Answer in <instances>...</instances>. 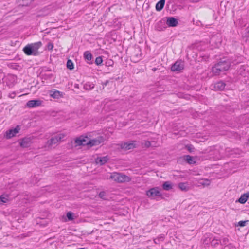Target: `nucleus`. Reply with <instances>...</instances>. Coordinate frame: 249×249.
<instances>
[{
  "label": "nucleus",
  "instance_id": "obj_1",
  "mask_svg": "<svg viewBox=\"0 0 249 249\" xmlns=\"http://www.w3.org/2000/svg\"><path fill=\"white\" fill-rule=\"evenodd\" d=\"M230 66L231 61L229 59L221 60L212 67V71L215 75H219L221 72L229 70Z\"/></svg>",
  "mask_w": 249,
  "mask_h": 249
},
{
  "label": "nucleus",
  "instance_id": "obj_2",
  "mask_svg": "<svg viewBox=\"0 0 249 249\" xmlns=\"http://www.w3.org/2000/svg\"><path fill=\"white\" fill-rule=\"evenodd\" d=\"M110 178L119 183L129 182L131 180L130 177L121 173H113Z\"/></svg>",
  "mask_w": 249,
  "mask_h": 249
},
{
  "label": "nucleus",
  "instance_id": "obj_3",
  "mask_svg": "<svg viewBox=\"0 0 249 249\" xmlns=\"http://www.w3.org/2000/svg\"><path fill=\"white\" fill-rule=\"evenodd\" d=\"M147 197L151 199H154L156 197H161L162 198V194L160 191L159 187H153L147 190L145 193Z\"/></svg>",
  "mask_w": 249,
  "mask_h": 249
},
{
  "label": "nucleus",
  "instance_id": "obj_4",
  "mask_svg": "<svg viewBox=\"0 0 249 249\" xmlns=\"http://www.w3.org/2000/svg\"><path fill=\"white\" fill-rule=\"evenodd\" d=\"M126 52H129L130 53V57L133 59L138 60L140 59L142 55L141 48H127Z\"/></svg>",
  "mask_w": 249,
  "mask_h": 249
},
{
  "label": "nucleus",
  "instance_id": "obj_5",
  "mask_svg": "<svg viewBox=\"0 0 249 249\" xmlns=\"http://www.w3.org/2000/svg\"><path fill=\"white\" fill-rule=\"evenodd\" d=\"M39 48H23L24 53L27 55H38L39 52L38 51Z\"/></svg>",
  "mask_w": 249,
  "mask_h": 249
},
{
  "label": "nucleus",
  "instance_id": "obj_6",
  "mask_svg": "<svg viewBox=\"0 0 249 249\" xmlns=\"http://www.w3.org/2000/svg\"><path fill=\"white\" fill-rule=\"evenodd\" d=\"M183 69L184 63L181 60L177 61L171 67V70L173 71H179Z\"/></svg>",
  "mask_w": 249,
  "mask_h": 249
},
{
  "label": "nucleus",
  "instance_id": "obj_7",
  "mask_svg": "<svg viewBox=\"0 0 249 249\" xmlns=\"http://www.w3.org/2000/svg\"><path fill=\"white\" fill-rule=\"evenodd\" d=\"M104 139L102 136H99L97 138L89 140V147L93 146L98 145L103 142Z\"/></svg>",
  "mask_w": 249,
  "mask_h": 249
},
{
  "label": "nucleus",
  "instance_id": "obj_8",
  "mask_svg": "<svg viewBox=\"0 0 249 249\" xmlns=\"http://www.w3.org/2000/svg\"><path fill=\"white\" fill-rule=\"evenodd\" d=\"M63 138V135L62 134H59L51 138L49 140L47 141V144L49 146H51L53 144L57 143Z\"/></svg>",
  "mask_w": 249,
  "mask_h": 249
},
{
  "label": "nucleus",
  "instance_id": "obj_9",
  "mask_svg": "<svg viewBox=\"0 0 249 249\" xmlns=\"http://www.w3.org/2000/svg\"><path fill=\"white\" fill-rule=\"evenodd\" d=\"M20 128L19 126L17 125L14 129H11L6 131V137L7 139H10L13 137L15 136L16 134L18 133L20 130Z\"/></svg>",
  "mask_w": 249,
  "mask_h": 249
},
{
  "label": "nucleus",
  "instance_id": "obj_10",
  "mask_svg": "<svg viewBox=\"0 0 249 249\" xmlns=\"http://www.w3.org/2000/svg\"><path fill=\"white\" fill-rule=\"evenodd\" d=\"M32 142V139L30 137H25L21 139L20 146L22 148H27L31 146Z\"/></svg>",
  "mask_w": 249,
  "mask_h": 249
},
{
  "label": "nucleus",
  "instance_id": "obj_11",
  "mask_svg": "<svg viewBox=\"0 0 249 249\" xmlns=\"http://www.w3.org/2000/svg\"><path fill=\"white\" fill-rule=\"evenodd\" d=\"M41 103L42 101L40 100H31L27 102L26 106L29 108H33L40 106Z\"/></svg>",
  "mask_w": 249,
  "mask_h": 249
},
{
  "label": "nucleus",
  "instance_id": "obj_12",
  "mask_svg": "<svg viewBox=\"0 0 249 249\" xmlns=\"http://www.w3.org/2000/svg\"><path fill=\"white\" fill-rule=\"evenodd\" d=\"M109 159L107 156L104 157H97L95 159V163L97 164H100V165H103L106 164Z\"/></svg>",
  "mask_w": 249,
  "mask_h": 249
},
{
  "label": "nucleus",
  "instance_id": "obj_13",
  "mask_svg": "<svg viewBox=\"0 0 249 249\" xmlns=\"http://www.w3.org/2000/svg\"><path fill=\"white\" fill-rule=\"evenodd\" d=\"M165 22L169 27H176L178 24V20L174 17H167Z\"/></svg>",
  "mask_w": 249,
  "mask_h": 249
},
{
  "label": "nucleus",
  "instance_id": "obj_14",
  "mask_svg": "<svg viewBox=\"0 0 249 249\" xmlns=\"http://www.w3.org/2000/svg\"><path fill=\"white\" fill-rule=\"evenodd\" d=\"M226 84L222 81L217 82L214 84L213 88L215 90L222 91L226 89Z\"/></svg>",
  "mask_w": 249,
  "mask_h": 249
},
{
  "label": "nucleus",
  "instance_id": "obj_15",
  "mask_svg": "<svg viewBox=\"0 0 249 249\" xmlns=\"http://www.w3.org/2000/svg\"><path fill=\"white\" fill-rule=\"evenodd\" d=\"M64 93L58 90L53 89L49 91V95L54 99H59L63 97Z\"/></svg>",
  "mask_w": 249,
  "mask_h": 249
},
{
  "label": "nucleus",
  "instance_id": "obj_16",
  "mask_svg": "<svg viewBox=\"0 0 249 249\" xmlns=\"http://www.w3.org/2000/svg\"><path fill=\"white\" fill-rule=\"evenodd\" d=\"M84 58L87 63L92 64L93 63V56L89 51H86L84 53Z\"/></svg>",
  "mask_w": 249,
  "mask_h": 249
},
{
  "label": "nucleus",
  "instance_id": "obj_17",
  "mask_svg": "<svg viewBox=\"0 0 249 249\" xmlns=\"http://www.w3.org/2000/svg\"><path fill=\"white\" fill-rule=\"evenodd\" d=\"M166 28L165 19H162L158 22L156 25V29L158 31H162Z\"/></svg>",
  "mask_w": 249,
  "mask_h": 249
},
{
  "label": "nucleus",
  "instance_id": "obj_18",
  "mask_svg": "<svg viewBox=\"0 0 249 249\" xmlns=\"http://www.w3.org/2000/svg\"><path fill=\"white\" fill-rule=\"evenodd\" d=\"M120 147L122 149H124L125 150H129L133 149L135 147V145L132 142H124L121 143L120 144Z\"/></svg>",
  "mask_w": 249,
  "mask_h": 249
},
{
  "label": "nucleus",
  "instance_id": "obj_19",
  "mask_svg": "<svg viewBox=\"0 0 249 249\" xmlns=\"http://www.w3.org/2000/svg\"><path fill=\"white\" fill-rule=\"evenodd\" d=\"M249 197V193H244L242 195L240 198L236 201V202H238L241 204H244L247 201L248 198Z\"/></svg>",
  "mask_w": 249,
  "mask_h": 249
},
{
  "label": "nucleus",
  "instance_id": "obj_20",
  "mask_svg": "<svg viewBox=\"0 0 249 249\" xmlns=\"http://www.w3.org/2000/svg\"><path fill=\"white\" fill-rule=\"evenodd\" d=\"M183 158V160L186 161L189 164H194L196 163V161L194 160L193 157L189 155L184 156Z\"/></svg>",
  "mask_w": 249,
  "mask_h": 249
},
{
  "label": "nucleus",
  "instance_id": "obj_21",
  "mask_svg": "<svg viewBox=\"0 0 249 249\" xmlns=\"http://www.w3.org/2000/svg\"><path fill=\"white\" fill-rule=\"evenodd\" d=\"M165 1V0H160L158 2L156 5V9L157 11H160L163 9L164 6Z\"/></svg>",
  "mask_w": 249,
  "mask_h": 249
},
{
  "label": "nucleus",
  "instance_id": "obj_22",
  "mask_svg": "<svg viewBox=\"0 0 249 249\" xmlns=\"http://www.w3.org/2000/svg\"><path fill=\"white\" fill-rule=\"evenodd\" d=\"M163 190L166 191H169L172 189V184L170 181L164 182L162 185Z\"/></svg>",
  "mask_w": 249,
  "mask_h": 249
},
{
  "label": "nucleus",
  "instance_id": "obj_23",
  "mask_svg": "<svg viewBox=\"0 0 249 249\" xmlns=\"http://www.w3.org/2000/svg\"><path fill=\"white\" fill-rule=\"evenodd\" d=\"M178 188L183 191H187L189 189V186L187 182H180L178 184Z\"/></svg>",
  "mask_w": 249,
  "mask_h": 249
},
{
  "label": "nucleus",
  "instance_id": "obj_24",
  "mask_svg": "<svg viewBox=\"0 0 249 249\" xmlns=\"http://www.w3.org/2000/svg\"><path fill=\"white\" fill-rule=\"evenodd\" d=\"M94 84L93 83L87 82L84 85V89L85 90H89L93 89Z\"/></svg>",
  "mask_w": 249,
  "mask_h": 249
},
{
  "label": "nucleus",
  "instance_id": "obj_25",
  "mask_svg": "<svg viewBox=\"0 0 249 249\" xmlns=\"http://www.w3.org/2000/svg\"><path fill=\"white\" fill-rule=\"evenodd\" d=\"M81 139H82V145H87L88 146L89 145V138L87 136H84L82 135L81 136Z\"/></svg>",
  "mask_w": 249,
  "mask_h": 249
},
{
  "label": "nucleus",
  "instance_id": "obj_26",
  "mask_svg": "<svg viewBox=\"0 0 249 249\" xmlns=\"http://www.w3.org/2000/svg\"><path fill=\"white\" fill-rule=\"evenodd\" d=\"M107 193L106 191H101L99 194V197L103 200H107Z\"/></svg>",
  "mask_w": 249,
  "mask_h": 249
},
{
  "label": "nucleus",
  "instance_id": "obj_27",
  "mask_svg": "<svg viewBox=\"0 0 249 249\" xmlns=\"http://www.w3.org/2000/svg\"><path fill=\"white\" fill-rule=\"evenodd\" d=\"M67 68L70 70H72L74 69L73 63L70 59H68L67 62Z\"/></svg>",
  "mask_w": 249,
  "mask_h": 249
},
{
  "label": "nucleus",
  "instance_id": "obj_28",
  "mask_svg": "<svg viewBox=\"0 0 249 249\" xmlns=\"http://www.w3.org/2000/svg\"><path fill=\"white\" fill-rule=\"evenodd\" d=\"M103 63V59L102 57L101 56H98L96 57L95 60V63L97 66H100Z\"/></svg>",
  "mask_w": 249,
  "mask_h": 249
},
{
  "label": "nucleus",
  "instance_id": "obj_29",
  "mask_svg": "<svg viewBox=\"0 0 249 249\" xmlns=\"http://www.w3.org/2000/svg\"><path fill=\"white\" fill-rule=\"evenodd\" d=\"M66 216L69 221L73 220V213L71 212H69L67 213Z\"/></svg>",
  "mask_w": 249,
  "mask_h": 249
},
{
  "label": "nucleus",
  "instance_id": "obj_30",
  "mask_svg": "<svg viewBox=\"0 0 249 249\" xmlns=\"http://www.w3.org/2000/svg\"><path fill=\"white\" fill-rule=\"evenodd\" d=\"M75 143L76 144V146H80L82 145V139H81V136H80L79 137L77 138L75 140Z\"/></svg>",
  "mask_w": 249,
  "mask_h": 249
},
{
  "label": "nucleus",
  "instance_id": "obj_31",
  "mask_svg": "<svg viewBox=\"0 0 249 249\" xmlns=\"http://www.w3.org/2000/svg\"><path fill=\"white\" fill-rule=\"evenodd\" d=\"M41 45H42V44H41V42H38L35 43L34 44H27L25 47H39Z\"/></svg>",
  "mask_w": 249,
  "mask_h": 249
},
{
  "label": "nucleus",
  "instance_id": "obj_32",
  "mask_svg": "<svg viewBox=\"0 0 249 249\" xmlns=\"http://www.w3.org/2000/svg\"><path fill=\"white\" fill-rule=\"evenodd\" d=\"M223 249H236L235 247L233 246L232 244H229L227 245H225Z\"/></svg>",
  "mask_w": 249,
  "mask_h": 249
},
{
  "label": "nucleus",
  "instance_id": "obj_33",
  "mask_svg": "<svg viewBox=\"0 0 249 249\" xmlns=\"http://www.w3.org/2000/svg\"><path fill=\"white\" fill-rule=\"evenodd\" d=\"M211 245L213 247H216L217 245L219 244V242L217 239L215 238L213 239L211 241Z\"/></svg>",
  "mask_w": 249,
  "mask_h": 249
},
{
  "label": "nucleus",
  "instance_id": "obj_34",
  "mask_svg": "<svg viewBox=\"0 0 249 249\" xmlns=\"http://www.w3.org/2000/svg\"><path fill=\"white\" fill-rule=\"evenodd\" d=\"M248 220H245V221H240L238 223V226L240 227H244L246 225V224L248 222Z\"/></svg>",
  "mask_w": 249,
  "mask_h": 249
},
{
  "label": "nucleus",
  "instance_id": "obj_35",
  "mask_svg": "<svg viewBox=\"0 0 249 249\" xmlns=\"http://www.w3.org/2000/svg\"><path fill=\"white\" fill-rule=\"evenodd\" d=\"M186 148L187 149V150L189 151V152L190 153H192L194 152V150L195 149L194 147H193V146L191 144L190 145H187L186 146Z\"/></svg>",
  "mask_w": 249,
  "mask_h": 249
},
{
  "label": "nucleus",
  "instance_id": "obj_36",
  "mask_svg": "<svg viewBox=\"0 0 249 249\" xmlns=\"http://www.w3.org/2000/svg\"><path fill=\"white\" fill-rule=\"evenodd\" d=\"M8 200V199L6 198L5 197L3 196V195H1L0 196V203L2 202L3 203H6L7 201Z\"/></svg>",
  "mask_w": 249,
  "mask_h": 249
},
{
  "label": "nucleus",
  "instance_id": "obj_37",
  "mask_svg": "<svg viewBox=\"0 0 249 249\" xmlns=\"http://www.w3.org/2000/svg\"><path fill=\"white\" fill-rule=\"evenodd\" d=\"M229 242V240L227 238H223L222 241H220L221 244L223 245H226Z\"/></svg>",
  "mask_w": 249,
  "mask_h": 249
},
{
  "label": "nucleus",
  "instance_id": "obj_38",
  "mask_svg": "<svg viewBox=\"0 0 249 249\" xmlns=\"http://www.w3.org/2000/svg\"><path fill=\"white\" fill-rule=\"evenodd\" d=\"M157 238L160 241H163L165 238V236L164 234H162L160 235Z\"/></svg>",
  "mask_w": 249,
  "mask_h": 249
},
{
  "label": "nucleus",
  "instance_id": "obj_39",
  "mask_svg": "<svg viewBox=\"0 0 249 249\" xmlns=\"http://www.w3.org/2000/svg\"><path fill=\"white\" fill-rule=\"evenodd\" d=\"M154 242L156 244H160V241L158 239V238H156L154 240Z\"/></svg>",
  "mask_w": 249,
  "mask_h": 249
},
{
  "label": "nucleus",
  "instance_id": "obj_40",
  "mask_svg": "<svg viewBox=\"0 0 249 249\" xmlns=\"http://www.w3.org/2000/svg\"><path fill=\"white\" fill-rule=\"evenodd\" d=\"M5 76V75L3 73H0V79H3Z\"/></svg>",
  "mask_w": 249,
  "mask_h": 249
},
{
  "label": "nucleus",
  "instance_id": "obj_41",
  "mask_svg": "<svg viewBox=\"0 0 249 249\" xmlns=\"http://www.w3.org/2000/svg\"><path fill=\"white\" fill-rule=\"evenodd\" d=\"M109 83V81L108 80H106L105 82L103 83V86H107L108 83Z\"/></svg>",
  "mask_w": 249,
  "mask_h": 249
},
{
  "label": "nucleus",
  "instance_id": "obj_42",
  "mask_svg": "<svg viewBox=\"0 0 249 249\" xmlns=\"http://www.w3.org/2000/svg\"><path fill=\"white\" fill-rule=\"evenodd\" d=\"M47 47H53V45L52 43L51 42H49L48 45H47Z\"/></svg>",
  "mask_w": 249,
  "mask_h": 249
},
{
  "label": "nucleus",
  "instance_id": "obj_43",
  "mask_svg": "<svg viewBox=\"0 0 249 249\" xmlns=\"http://www.w3.org/2000/svg\"><path fill=\"white\" fill-rule=\"evenodd\" d=\"M74 87L75 88H76V89H79V84H74Z\"/></svg>",
  "mask_w": 249,
  "mask_h": 249
},
{
  "label": "nucleus",
  "instance_id": "obj_44",
  "mask_svg": "<svg viewBox=\"0 0 249 249\" xmlns=\"http://www.w3.org/2000/svg\"><path fill=\"white\" fill-rule=\"evenodd\" d=\"M150 145V142L148 141L147 142H146V145L148 147L149 146V145Z\"/></svg>",
  "mask_w": 249,
  "mask_h": 249
},
{
  "label": "nucleus",
  "instance_id": "obj_45",
  "mask_svg": "<svg viewBox=\"0 0 249 249\" xmlns=\"http://www.w3.org/2000/svg\"><path fill=\"white\" fill-rule=\"evenodd\" d=\"M154 71H156L157 70V68H154L152 69Z\"/></svg>",
  "mask_w": 249,
  "mask_h": 249
},
{
  "label": "nucleus",
  "instance_id": "obj_46",
  "mask_svg": "<svg viewBox=\"0 0 249 249\" xmlns=\"http://www.w3.org/2000/svg\"><path fill=\"white\" fill-rule=\"evenodd\" d=\"M48 50H52L53 48V47H51V48H48Z\"/></svg>",
  "mask_w": 249,
  "mask_h": 249
},
{
  "label": "nucleus",
  "instance_id": "obj_47",
  "mask_svg": "<svg viewBox=\"0 0 249 249\" xmlns=\"http://www.w3.org/2000/svg\"><path fill=\"white\" fill-rule=\"evenodd\" d=\"M248 144H249V139H248Z\"/></svg>",
  "mask_w": 249,
  "mask_h": 249
}]
</instances>
